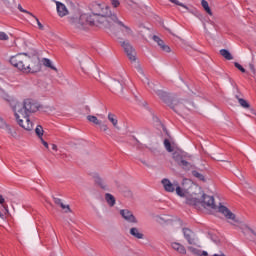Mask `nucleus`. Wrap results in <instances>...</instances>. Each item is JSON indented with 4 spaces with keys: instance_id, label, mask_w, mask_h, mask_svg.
Wrapping results in <instances>:
<instances>
[{
    "instance_id": "obj_1",
    "label": "nucleus",
    "mask_w": 256,
    "mask_h": 256,
    "mask_svg": "<svg viewBox=\"0 0 256 256\" xmlns=\"http://www.w3.org/2000/svg\"><path fill=\"white\" fill-rule=\"evenodd\" d=\"M10 63L22 73H39L41 71V60L36 53H19L10 58Z\"/></svg>"
},
{
    "instance_id": "obj_2",
    "label": "nucleus",
    "mask_w": 256,
    "mask_h": 256,
    "mask_svg": "<svg viewBox=\"0 0 256 256\" xmlns=\"http://www.w3.org/2000/svg\"><path fill=\"white\" fill-rule=\"evenodd\" d=\"M91 11L92 19H94L96 26L104 29H106L107 23H111L113 16L117 15L113 14L105 4L95 3L92 5Z\"/></svg>"
},
{
    "instance_id": "obj_3",
    "label": "nucleus",
    "mask_w": 256,
    "mask_h": 256,
    "mask_svg": "<svg viewBox=\"0 0 256 256\" xmlns=\"http://www.w3.org/2000/svg\"><path fill=\"white\" fill-rule=\"evenodd\" d=\"M219 213H222V215H224L230 225L240 227L242 233L245 235V237H247V239H250V241H253V236L256 237L255 230L239 220V218H237V216L233 212H231V210H229V208H227L226 206H220Z\"/></svg>"
},
{
    "instance_id": "obj_4",
    "label": "nucleus",
    "mask_w": 256,
    "mask_h": 256,
    "mask_svg": "<svg viewBox=\"0 0 256 256\" xmlns=\"http://www.w3.org/2000/svg\"><path fill=\"white\" fill-rule=\"evenodd\" d=\"M70 25H72L76 31H87L89 27H93L97 24L92 14L79 12L70 16Z\"/></svg>"
},
{
    "instance_id": "obj_5",
    "label": "nucleus",
    "mask_w": 256,
    "mask_h": 256,
    "mask_svg": "<svg viewBox=\"0 0 256 256\" xmlns=\"http://www.w3.org/2000/svg\"><path fill=\"white\" fill-rule=\"evenodd\" d=\"M12 111L18 115H33L41 109V105L33 99H25L23 102H14L11 104Z\"/></svg>"
},
{
    "instance_id": "obj_6",
    "label": "nucleus",
    "mask_w": 256,
    "mask_h": 256,
    "mask_svg": "<svg viewBox=\"0 0 256 256\" xmlns=\"http://www.w3.org/2000/svg\"><path fill=\"white\" fill-rule=\"evenodd\" d=\"M106 26V29H109L116 37H119L120 31L126 37L133 35V30H131L129 26L125 25L117 15L112 16V21L106 23Z\"/></svg>"
},
{
    "instance_id": "obj_7",
    "label": "nucleus",
    "mask_w": 256,
    "mask_h": 256,
    "mask_svg": "<svg viewBox=\"0 0 256 256\" xmlns=\"http://www.w3.org/2000/svg\"><path fill=\"white\" fill-rule=\"evenodd\" d=\"M187 205H194L197 207V205H202L205 209H218L219 207H223V205H215V198L213 196H209L207 194H202V200H199L197 197H192L188 195V198L186 199Z\"/></svg>"
},
{
    "instance_id": "obj_8",
    "label": "nucleus",
    "mask_w": 256,
    "mask_h": 256,
    "mask_svg": "<svg viewBox=\"0 0 256 256\" xmlns=\"http://www.w3.org/2000/svg\"><path fill=\"white\" fill-rule=\"evenodd\" d=\"M174 161L177 163L181 169L184 171H191L195 169V164H193V156L182 151H176L172 154Z\"/></svg>"
},
{
    "instance_id": "obj_9",
    "label": "nucleus",
    "mask_w": 256,
    "mask_h": 256,
    "mask_svg": "<svg viewBox=\"0 0 256 256\" xmlns=\"http://www.w3.org/2000/svg\"><path fill=\"white\" fill-rule=\"evenodd\" d=\"M163 187H164V191H166L167 193H175L179 196V197H184L186 200L189 197V191L181 188V186H179V182L177 181H173L171 182V180L164 178L161 181Z\"/></svg>"
},
{
    "instance_id": "obj_10",
    "label": "nucleus",
    "mask_w": 256,
    "mask_h": 256,
    "mask_svg": "<svg viewBox=\"0 0 256 256\" xmlns=\"http://www.w3.org/2000/svg\"><path fill=\"white\" fill-rule=\"evenodd\" d=\"M14 116L16 119V123L17 125H19V127L24 129L25 131H33V127L35 124L33 123L32 119L29 118V115H21L18 114V112H14Z\"/></svg>"
},
{
    "instance_id": "obj_11",
    "label": "nucleus",
    "mask_w": 256,
    "mask_h": 256,
    "mask_svg": "<svg viewBox=\"0 0 256 256\" xmlns=\"http://www.w3.org/2000/svg\"><path fill=\"white\" fill-rule=\"evenodd\" d=\"M119 44L124 49V52L126 53L128 59L132 62L137 61V52L135 51V48H133V45L128 40H123V38H118Z\"/></svg>"
},
{
    "instance_id": "obj_12",
    "label": "nucleus",
    "mask_w": 256,
    "mask_h": 256,
    "mask_svg": "<svg viewBox=\"0 0 256 256\" xmlns=\"http://www.w3.org/2000/svg\"><path fill=\"white\" fill-rule=\"evenodd\" d=\"M182 232H183L184 238L186 239L189 245H193L194 247H201L199 245V238H197V234H195V232H193L189 228H183Z\"/></svg>"
},
{
    "instance_id": "obj_13",
    "label": "nucleus",
    "mask_w": 256,
    "mask_h": 256,
    "mask_svg": "<svg viewBox=\"0 0 256 256\" xmlns=\"http://www.w3.org/2000/svg\"><path fill=\"white\" fill-rule=\"evenodd\" d=\"M170 106L172 107V109L176 112V113H185V109H189L190 104L185 105V103H183L182 99H177L174 98L170 104Z\"/></svg>"
},
{
    "instance_id": "obj_14",
    "label": "nucleus",
    "mask_w": 256,
    "mask_h": 256,
    "mask_svg": "<svg viewBox=\"0 0 256 256\" xmlns=\"http://www.w3.org/2000/svg\"><path fill=\"white\" fill-rule=\"evenodd\" d=\"M120 215L123 219L127 221V223H132L133 225H137V223H139V220H137V217H135L133 212L129 209L120 210Z\"/></svg>"
},
{
    "instance_id": "obj_15",
    "label": "nucleus",
    "mask_w": 256,
    "mask_h": 256,
    "mask_svg": "<svg viewBox=\"0 0 256 256\" xmlns=\"http://www.w3.org/2000/svg\"><path fill=\"white\" fill-rule=\"evenodd\" d=\"M0 129L7 131L8 135H11L14 139L19 138V134H17V130L13 129L11 125L7 124V122L0 117Z\"/></svg>"
},
{
    "instance_id": "obj_16",
    "label": "nucleus",
    "mask_w": 256,
    "mask_h": 256,
    "mask_svg": "<svg viewBox=\"0 0 256 256\" xmlns=\"http://www.w3.org/2000/svg\"><path fill=\"white\" fill-rule=\"evenodd\" d=\"M93 179H94L95 185L98 186L99 189H101L102 191H109V185L107 184V182H105L103 177L99 175V173H95L93 176Z\"/></svg>"
},
{
    "instance_id": "obj_17",
    "label": "nucleus",
    "mask_w": 256,
    "mask_h": 256,
    "mask_svg": "<svg viewBox=\"0 0 256 256\" xmlns=\"http://www.w3.org/2000/svg\"><path fill=\"white\" fill-rule=\"evenodd\" d=\"M188 251H190V253H192V255L195 256H209V253H207V251H201L199 248H195L194 246H188L187 247ZM213 256H226L223 253L220 254H214Z\"/></svg>"
},
{
    "instance_id": "obj_18",
    "label": "nucleus",
    "mask_w": 256,
    "mask_h": 256,
    "mask_svg": "<svg viewBox=\"0 0 256 256\" xmlns=\"http://www.w3.org/2000/svg\"><path fill=\"white\" fill-rule=\"evenodd\" d=\"M55 3L59 17H65L66 15H69V10L67 9V6H65V4L59 1H55Z\"/></svg>"
},
{
    "instance_id": "obj_19",
    "label": "nucleus",
    "mask_w": 256,
    "mask_h": 256,
    "mask_svg": "<svg viewBox=\"0 0 256 256\" xmlns=\"http://www.w3.org/2000/svg\"><path fill=\"white\" fill-rule=\"evenodd\" d=\"M111 89L113 93H123V84L117 80L111 82Z\"/></svg>"
},
{
    "instance_id": "obj_20",
    "label": "nucleus",
    "mask_w": 256,
    "mask_h": 256,
    "mask_svg": "<svg viewBox=\"0 0 256 256\" xmlns=\"http://www.w3.org/2000/svg\"><path fill=\"white\" fill-rule=\"evenodd\" d=\"M108 121L112 123L114 129H117L118 131L121 130V127H119V120L117 119V115L113 113H108Z\"/></svg>"
},
{
    "instance_id": "obj_21",
    "label": "nucleus",
    "mask_w": 256,
    "mask_h": 256,
    "mask_svg": "<svg viewBox=\"0 0 256 256\" xmlns=\"http://www.w3.org/2000/svg\"><path fill=\"white\" fill-rule=\"evenodd\" d=\"M172 249H174V251H177L178 253H180L181 255H185L187 253V249H185V246H183L180 243L177 242H173L171 244Z\"/></svg>"
},
{
    "instance_id": "obj_22",
    "label": "nucleus",
    "mask_w": 256,
    "mask_h": 256,
    "mask_svg": "<svg viewBox=\"0 0 256 256\" xmlns=\"http://www.w3.org/2000/svg\"><path fill=\"white\" fill-rule=\"evenodd\" d=\"M104 199H105L107 205H109L110 207H115V204L117 203V200L115 199V196H113V194L106 193L104 195Z\"/></svg>"
},
{
    "instance_id": "obj_23",
    "label": "nucleus",
    "mask_w": 256,
    "mask_h": 256,
    "mask_svg": "<svg viewBox=\"0 0 256 256\" xmlns=\"http://www.w3.org/2000/svg\"><path fill=\"white\" fill-rule=\"evenodd\" d=\"M130 235H132V237H135L136 239H143V233H141V231L137 227H133L130 229Z\"/></svg>"
},
{
    "instance_id": "obj_24",
    "label": "nucleus",
    "mask_w": 256,
    "mask_h": 256,
    "mask_svg": "<svg viewBox=\"0 0 256 256\" xmlns=\"http://www.w3.org/2000/svg\"><path fill=\"white\" fill-rule=\"evenodd\" d=\"M220 55L224 57L227 61H233V55H231V52L227 49H221L220 50Z\"/></svg>"
},
{
    "instance_id": "obj_25",
    "label": "nucleus",
    "mask_w": 256,
    "mask_h": 256,
    "mask_svg": "<svg viewBox=\"0 0 256 256\" xmlns=\"http://www.w3.org/2000/svg\"><path fill=\"white\" fill-rule=\"evenodd\" d=\"M87 121H89L90 123H93L94 125H101V120H99L97 116L88 115Z\"/></svg>"
},
{
    "instance_id": "obj_26",
    "label": "nucleus",
    "mask_w": 256,
    "mask_h": 256,
    "mask_svg": "<svg viewBox=\"0 0 256 256\" xmlns=\"http://www.w3.org/2000/svg\"><path fill=\"white\" fill-rule=\"evenodd\" d=\"M201 5L206 13H208V15H213V12L211 11V8L209 7V2H207V0H202Z\"/></svg>"
},
{
    "instance_id": "obj_27",
    "label": "nucleus",
    "mask_w": 256,
    "mask_h": 256,
    "mask_svg": "<svg viewBox=\"0 0 256 256\" xmlns=\"http://www.w3.org/2000/svg\"><path fill=\"white\" fill-rule=\"evenodd\" d=\"M235 97L238 99V102L241 105V107H243L244 109H249L250 105L247 100L239 98V95H236Z\"/></svg>"
},
{
    "instance_id": "obj_28",
    "label": "nucleus",
    "mask_w": 256,
    "mask_h": 256,
    "mask_svg": "<svg viewBox=\"0 0 256 256\" xmlns=\"http://www.w3.org/2000/svg\"><path fill=\"white\" fill-rule=\"evenodd\" d=\"M35 133H36V135H37L38 138L43 139V135H44V133H45V130H43V126L38 125V126L35 128Z\"/></svg>"
},
{
    "instance_id": "obj_29",
    "label": "nucleus",
    "mask_w": 256,
    "mask_h": 256,
    "mask_svg": "<svg viewBox=\"0 0 256 256\" xmlns=\"http://www.w3.org/2000/svg\"><path fill=\"white\" fill-rule=\"evenodd\" d=\"M155 91L158 97H160V99H163L165 102H167L168 95L166 94V92H164L163 90H155Z\"/></svg>"
},
{
    "instance_id": "obj_30",
    "label": "nucleus",
    "mask_w": 256,
    "mask_h": 256,
    "mask_svg": "<svg viewBox=\"0 0 256 256\" xmlns=\"http://www.w3.org/2000/svg\"><path fill=\"white\" fill-rule=\"evenodd\" d=\"M44 65H45V67H49L53 71H57V67L53 66V63L51 62V60H49L47 58L44 59Z\"/></svg>"
},
{
    "instance_id": "obj_31",
    "label": "nucleus",
    "mask_w": 256,
    "mask_h": 256,
    "mask_svg": "<svg viewBox=\"0 0 256 256\" xmlns=\"http://www.w3.org/2000/svg\"><path fill=\"white\" fill-rule=\"evenodd\" d=\"M152 39H153V41H155V43H157V45H158L160 48L162 47V45L165 44V42H164L163 40H161V38H159V36H157V35H154V36L152 37Z\"/></svg>"
},
{
    "instance_id": "obj_32",
    "label": "nucleus",
    "mask_w": 256,
    "mask_h": 256,
    "mask_svg": "<svg viewBox=\"0 0 256 256\" xmlns=\"http://www.w3.org/2000/svg\"><path fill=\"white\" fill-rule=\"evenodd\" d=\"M164 147L169 153H173V148L171 147V142L168 139L164 140Z\"/></svg>"
},
{
    "instance_id": "obj_33",
    "label": "nucleus",
    "mask_w": 256,
    "mask_h": 256,
    "mask_svg": "<svg viewBox=\"0 0 256 256\" xmlns=\"http://www.w3.org/2000/svg\"><path fill=\"white\" fill-rule=\"evenodd\" d=\"M192 175L196 177L197 179H200V181H205V176L203 174L197 172V171H192Z\"/></svg>"
},
{
    "instance_id": "obj_34",
    "label": "nucleus",
    "mask_w": 256,
    "mask_h": 256,
    "mask_svg": "<svg viewBox=\"0 0 256 256\" xmlns=\"http://www.w3.org/2000/svg\"><path fill=\"white\" fill-rule=\"evenodd\" d=\"M122 193L124 197H127V199H131L133 197V192L130 189H125Z\"/></svg>"
},
{
    "instance_id": "obj_35",
    "label": "nucleus",
    "mask_w": 256,
    "mask_h": 256,
    "mask_svg": "<svg viewBox=\"0 0 256 256\" xmlns=\"http://www.w3.org/2000/svg\"><path fill=\"white\" fill-rule=\"evenodd\" d=\"M161 51H164V53H171V47L169 45L165 44L160 46Z\"/></svg>"
},
{
    "instance_id": "obj_36",
    "label": "nucleus",
    "mask_w": 256,
    "mask_h": 256,
    "mask_svg": "<svg viewBox=\"0 0 256 256\" xmlns=\"http://www.w3.org/2000/svg\"><path fill=\"white\" fill-rule=\"evenodd\" d=\"M0 41H9V35L5 32H0Z\"/></svg>"
},
{
    "instance_id": "obj_37",
    "label": "nucleus",
    "mask_w": 256,
    "mask_h": 256,
    "mask_svg": "<svg viewBox=\"0 0 256 256\" xmlns=\"http://www.w3.org/2000/svg\"><path fill=\"white\" fill-rule=\"evenodd\" d=\"M234 66L236 67V69L241 71V73H245L246 72L245 68H243V66H241V64H239L238 62H235Z\"/></svg>"
},
{
    "instance_id": "obj_38",
    "label": "nucleus",
    "mask_w": 256,
    "mask_h": 256,
    "mask_svg": "<svg viewBox=\"0 0 256 256\" xmlns=\"http://www.w3.org/2000/svg\"><path fill=\"white\" fill-rule=\"evenodd\" d=\"M171 3H174V5H179L180 7H183L184 9H188L187 6H185L183 3L179 2V0H170Z\"/></svg>"
},
{
    "instance_id": "obj_39",
    "label": "nucleus",
    "mask_w": 256,
    "mask_h": 256,
    "mask_svg": "<svg viewBox=\"0 0 256 256\" xmlns=\"http://www.w3.org/2000/svg\"><path fill=\"white\" fill-rule=\"evenodd\" d=\"M18 9L19 11H21V13H28V15H31V17H33V14L25 9H23V7L21 6V4L18 5Z\"/></svg>"
},
{
    "instance_id": "obj_40",
    "label": "nucleus",
    "mask_w": 256,
    "mask_h": 256,
    "mask_svg": "<svg viewBox=\"0 0 256 256\" xmlns=\"http://www.w3.org/2000/svg\"><path fill=\"white\" fill-rule=\"evenodd\" d=\"M100 129H102V131H104L106 133V131H109V126H107V124H103V122H101Z\"/></svg>"
},
{
    "instance_id": "obj_41",
    "label": "nucleus",
    "mask_w": 256,
    "mask_h": 256,
    "mask_svg": "<svg viewBox=\"0 0 256 256\" xmlns=\"http://www.w3.org/2000/svg\"><path fill=\"white\" fill-rule=\"evenodd\" d=\"M60 207L62 209H66V213H71V208L69 207V205H65V204H61Z\"/></svg>"
},
{
    "instance_id": "obj_42",
    "label": "nucleus",
    "mask_w": 256,
    "mask_h": 256,
    "mask_svg": "<svg viewBox=\"0 0 256 256\" xmlns=\"http://www.w3.org/2000/svg\"><path fill=\"white\" fill-rule=\"evenodd\" d=\"M35 21L37 22V25L39 27V29H41V31H43L44 27H43V24H41V22L39 21V18L33 16Z\"/></svg>"
},
{
    "instance_id": "obj_43",
    "label": "nucleus",
    "mask_w": 256,
    "mask_h": 256,
    "mask_svg": "<svg viewBox=\"0 0 256 256\" xmlns=\"http://www.w3.org/2000/svg\"><path fill=\"white\" fill-rule=\"evenodd\" d=\"M111 3H112V6L115 8L119 7V5H121L119 0H111Z\"/></svg>"
},
{
    "instance_id": "obj_44",
    "label": "nucleus",
    "mask_w": 256,
    "mask_h": 256,
    "mask_svg": "<svg viewBox=\"0 0 256 256\" xmlns=\"http://www.w3.org/2000/svg\"><path fill=\"white\" fill-rule=\"evenodd\" d=\"M146 83L150 87V89H154V91H155V84L150 82V80L148 78H146Z\"/></svg>"
},
{
    "instance_id": "obj_45",
    "label": "nucleus",
    "mask_w": 256,
    "mask_h": 256,
    "mask_svg": "<svg viewBox=\"0 0 256 256\" xmlns=\"http://www.w3.org/2000/svg\"><path fill=\"white\" fill-rule=\"evenodd\" d=\"M2 207H3L4 211H5V215H10V213H9V206L7 204H3Z\"/></svg>"
},
{
    "instance_id": "obj_46",
    "label": "nucleus",
    "mask_w": 256,
    "mask_h": 256,
    "mask_svg": "<svg viewBox=\"0 0 256 256\" xmlns=\"http://www.w3.org/2000/svg\"><path fill=\"white\" fill-rule=\"evenodd\" d=\"M54 203L56 204V205H63V201H61V199H59V198H54Z\"/></svg>"
},
{
    "instance_id": "obj_47",
    "label": "nucleus",
    "mask_w": 256,
    "mask_h": 256,
    "mask_svg": "<svg viewBox=\"0 0 256 256\" xmlns=\"http://www.w3.org/2000/svg\"><path fill=\"white\" fill-rule=\"evenodd\" d=\"M249 69H250V71H252V73H254V75L256 74L255 65L249 64Z\"/></svg>"
},
{
    "instance_id": "obj_48",
    "label": "nucleus",
    "mask_w": 256,
    "mask_h": 256,
    "mask_svg": "<svg viewBox=\"0 0 256 256\" xmlns=\"http://www.w3.org/2000/svg\"><path fill=\"white\" fill-rule=\"evenodd\" d=\"M40 141L44 145V147H46V149H49V144L43 138H41Z\"/></svg>"
},
{
    "instance_id": "obj_49",
    "label": "nucleus",
    "mask_w": 256,
    "mask_h": 256,
    "mask_svg": "<svg viewBox=\"0 0 256 256\" xmlns=\"http://www.w3.org/2000/svg\"><path fill=\"white\" fill-rule=\"evenodd\" d=\"M0 205H5V198H3V195H0Z\"/></svg>"
},
{
    "instance_id": "obj_50",
    "label": "nucleus",
    "mask_w": 256,
    "mask_h": 256,
    "mask_svg": "<svg viewBox=\"0 0 256 256\" xmlns=\"http://www.w3.org/2000/svg\"><path fill=\"white\" fill-rule=\"evenodd\" d=\"M137 70L140 75H145V72H143V68H141V66H138Z\"/></svg>"
},
{
    "instance_id": "obj_51",
    "label": "nucleus",
    "mask_w": 256,
    "mask_h": 256,
    "mask_svg": "<svg viewBox=\"0 0 256 256\" xmlns=\"http://www.w3.org/2000/svg\"><path fill=\"white\" fill-rule=\"evenodd\" d=\"M53 151H57V146L55 144H52Z\"/></svg>"
},
{
    "instance_id": "obj_52",
    "label": "nucleus",
    "mask_w": 256,
    "mask_h": 256,
    "mask_svg": "<svg viewBox=\"0 0 256 256\" xmlns=\"http://www.w3.org/2000/svg\"><path fill=\"white\" fill-rule=\"evenodd\" d=\"M238 177H239V179H241V181H243L245 179V177H243V175H241V174Z\"/></svg>"
},
{
    "instance_id": "obj_53",
    "label": "nucleus",
    "mask_w": 256,
    "mask_h": 256,
    "mask_svg": "<svg viewBox=\"0 0 256 256\" xmlns=\"http://www.w3.org/2000/svg\"><path fill=\"white\" fill-rule=\"evenodd\" d=\"M5 218V215H3L0 211V219H4Z\"/></svg>"
},
{
    "instance_id": "obj_54",
    "label": "nucleus",
    "mask_w": 256,
    "mask_h": 256,
    "mask_svg": "<svg viewBox=\"0 0 256 256\" xmlns=\"http://www.w3.org/2000/svg\"><path fill=\"white\" fill-rule=\"evenodd\" d=\"M124 256H131V254L130 253H125Z\"/></svg>"
},
{
    "instance_id": "obj_55",
    "label": "nucleus",
    "mask_w": 256,
    "mask_h": 256,
    "mask_svg": "<svg viewBox=\"0 0 256 256\" xmlns=\"http://www.w3.org/2000/svg\"><path fill=\"white\" fill-rule=\"evenodd\" d=\"M142 163H143L144 165H147V162H146V161H142Z\"/></svg>"
},
{
    "instance_id": "obj_56",
    "label": "nucleus",
    "mask_w": 256,
    "mask_h": 256,
    "mask_svg": "<svg viewBox=\"0 0 256 256\" xmlns=\"http://www.w3.org/2000/svg\"><path fill=\"white\" fill-rule=\"evenodd\" d=\"M0 83H3V79L0 78Z\"/></svg>"
}]
</instances>
